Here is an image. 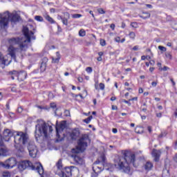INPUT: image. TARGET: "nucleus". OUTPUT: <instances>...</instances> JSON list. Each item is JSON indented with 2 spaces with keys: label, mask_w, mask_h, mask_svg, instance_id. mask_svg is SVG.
<instances>
[{
  "label": "nucleus",
  "mask_w": 177,
  "mask_h": 177,
  "mask_svg": "<svg viewBox=\"0 0 177 177\" xmlns=\"http://www.w3.org/2000/svg\"><path fill=\"white\" fill-rule=\"evenodd\" d=\"M135 153L126 151L124 153V157H119L118 162H115L114 165L111 163H105L104 166L106 171H109L110 172H113V171H114V168L116 167V168H118L120 171H123L125 174H129L131 171L129 164H132L135 168L138 167V165L135 164Z\"/></svg>",
  "instance_id": "obj_1"
},
{
  "label": "nucleus",
  "mask_w": 177,
  "mask_h": 177,
  "mask_svg": "<svg viewBox=\"0 0 177 177\" xmlns=\"http://www.w3.org/2000/svg\"><path fill=\"white\" fill-rule=\"evenodd\" d=\"M3 140L9 142L10 138L14 136L15 147L18 153H24V146H28L32 141L30 140L28 134L22 131H15L9 129H6L3 131Z\"/></svg>",
  "instance_id": "obj_2"
},
{
  "label": "nucleus",
  "mask_w": 177,
  "mask_h": 177,
  "mask_svg": "<svg viewBox=\"0 0 177 177\" xmlns=\"http://www.w3.org/2000/svg\"><path fill=\"white\" fill-rule=\"evenodd\" d=\"M90 142L91 139H89V136H88V134H83L77 141V147L72 149L73 154L71 157L77 165H82V164H84V159L80 157L78 154L85 151V149L88 147V143Z\"/></svg>",
  "instance_id": "obj_3"
},
{
  "label": "nucleus",
  "mask_w": 177,
  "mask_h": 177,
  "mask_svg": "<svg viewBox=\"0 0 177 177\" xmlns=\"http://www.w3.org/2000/svg\"><path fill=\"white\" fill-rule=\"evenodd\" d=\"M18 169L21 171L24 169H32V171H37L39 175L44 174V167L41 162H36L32 164L30 160H22L18 164Z\"/></svg>",
  "instance_id": "obj_4"
},
{
  "label": "nucleus",
  "mask_w": 177,
  "mask_h": 177,
  "mask_svg": "<svg viewBox=\"0 0 177 177\" xmlns=\"http://www.w3.org/2000/svg\"><path fill=\"white\" fill-rule=\"evenodd\" d=\"M9 20L12 23H17L20 21V16L17 14H10L9 11L0 13V27L5 28L9 24Z\"/></svg>",
  "instance_id": "obj_5"
},
{
  "label": "nucleus",
  "mask_w": 177,
  "mask_h": 177,
  "mask_svg": "<svg viewBox=\"0 0 177 177\" xmlns=\"http://www.w3.org/2000/svg\"><path fill=\"white\" fill-rule=\"evenodd\" d=\"M35 136L37 142H38L41 136H44L46 139L48 138V125H46V122L36 124Z\"/></svg>",
  "instance_id": "obj_6"
},
{
  "label": "nucleus",
  "mask_w": 177,
  "mask_h": 177,
  "mask_svg": "<svg viewBox=\"0 0 177 177\" xmlns=\"http://www.w3.org/2000/svg\"><path fill=\"white\" fill-rule=\"evenodd\" d=\"M8 75L10 76V78L12 80H15V78H17L19 80V81H24L26 78H27V72L24 71H21L20 72H17L16 71H10L8 73Z\"/></svg>",
  "instance_id": "obj_7"
},
{
  "label": "nucleus",
  "mask_w": 177,
  "mask_h": 177,
  "mask_svg": "<svg viewBox=\"0 0 177 177\" xmlns=\"http://www.w3.org/2000/svg\"><path fill=\"white\" fill-rule=\"evenodd\" d=\"M17 164V161L16 160V158H10L6 160L5 162H1L0 165L6 169H11L14 167H16Z\"/></svg>",
  "instance_id": "obj_8"
},
{
  "label": "nucleus",
  "mask_w": 177,
  "mask_h": 177,
  "mask_svg": "<svg viewBox=\"0 0 177 177\" xmlns=\"http://www.w3.org/2000/svg\"><path fill=\"white\" fill-rule=\"evenodd\" d=\"M27 149L28 150L30 157L35 158L38 153V148L35 146V143L32 141L29 142V145H27Z\"/></svg>",
  "instance_id": "obj_9"
},
{
  "label": "nucleus",
  "mask_w": 177,
  "mask_h": 177,
  "mask_svg": "<svg viewBox=\"0 0 177 177\" xmlns=\"http://www.w3.org/2000/svg\"><path fill=\"white\" fill-rule=\"evenodd\" d=\"M67 122L66 121H62L60 122V124L56 125L55 129H56V136L58 138V139H60V133L64 131L66 129V125Z\"/></svg>",
  "instance_id": "obj_10"
},
{
  "label": "nucleus",
  "mask_w": 177,
  "mask_h": 177,
  "mask_svg": "<svg viewBox=\"0 0 177 177\" xmlns=\"http://www.w3.org/2000/svg\"><path fill=\"white\" fill-rule=\"evenodd\" d=\"M73 169H74L73 166L65 167L62 170L61 177H71L73 175Z\"/></svg>",
  "instance_id": "obj_11"
},
{
  "label": "nucleus",
  "mask_w": 177,
  "mask_h": 177,
  "mask_svg": "<svg viewBox=\"0 0 177 177\" xmlns=\"http://www.w3.org/2000/svg\"><path fill=\"white\" fill-rule=\"evenodd\" d=\"M3 142L6 141L0 137V156L5 157L8 154V148L5 147Z\"/></svg>",
  "instance_id": "obj_12"
},
{
  "label": "nucleus",
  "mask_w": 177,
  "mask_h": 177,
  "mask_svg": "<svg viewBox=\"0 0 177 177\" xmlns=\"http://www.w3.org/2000/svg\"><path fill=\"white\" fill-rule=\"evenodd\" d=\"M151 154L154 158V162H158L160 161V157H161V151L160 149H153Z\"/></svg>",
  "instance_id": "obj_13"
},
{
  "label": "nucleus",
  "mask_w": 177,
  "mask_h": 177,
  "mask_svg": "<svg viewBox=\"0 0 177 177\" xmlns=\"http://www.w3.org/2000/svg\"><path fill=\"white\" fill-rule=\"evenodd\" d=\"M48 59L46 57H44L41 59V66H40L41 73H44V71H45V70H46V66H48Z\"/></svg>",
  "instance_id": "obj_14"
},
{
  "label": "nucleus",
  "mask_w": 177,
  "mask_h": 177,
  "mask_svg": "<svg viewBox=\"0 0 177 177\" xmlns=\"http://www.w3.org/2000/svg\"><path fill=\"white\" fill-rule=\"evenodd\" d=\"M70 137L72 139V140H77V139L80 138V131L77 129L73 130L70 135Z\"/></svg>",
  "instance_id": "obj_15"
},
{
  "label": "nucleus",
  "mask_w": 177,
  "mask_h": 177,
  "mask_svg": "<svg viewBox=\"0 0 177 177\" xmlns=\"http://www.w3.org/2000/svg\"><path fill=\"white\" fill-rule=\"evenodd\" d=\"M8 52H9V55L10 56H11L12 59H13L15 60V62H16V48H15V47L13 46H10L8 48Z\"/></svg>",
  "instance_id": "obj_16"
},
{
  "label": "nucleus",
  "mask_w": 177,
  "mask_h": 177,
  "mask_svg": "<svg viewBox=\"0 0 177 177\" xmlns=\"http://www.w3.org/2000/svg\"><path fill=\"white\" fill-rule=\"evenodd\" d=\"M24 33L26 38V40H24V42H31V36L30 35V33L28 32V28H24Z\"/></svg>",
  "instance_id": "obj_17"
},
{
  "label": "nucleus",
  "mask_w": 177,
  "mask_h": 177,
  "mask_svg": "<svg viewBox=\"0 0 177 177\" xmlns=\"http://www.w3.org/2000/svg\"><path fill=\"white\" fill-rule=\"evenodd\" d=\"M145 171H151L153 168V163L150 161H147L144 165Z\"/></svg>",
  "instance_id": "obj_18"
},
{
  "label": "nucleus",
  "mask_w": 177,
  "mask_h": 177,
  "mask_svg": "<svg viewBox=\"0 0 177 177\" xmlns=\"http://www.w3.org/2000/svg\"><path fill=\"white\" fill-rule=\"evenodd\" d=\"M46 20H47V21H49V23H50L51 24H55V23H56V21H55V20H53V17H50V16L49 15H46L44 16Z\"/></svg>",
  "instance_id": "obj_19"
},
{
  "label": "nucleus",
  "mask_w": 177,
  "mask_h": 177,
  "mask_svg": "<svg viewBox=\"0 0 177 177\" xmlns=\"http://www.w3.org/2000/svg\"><path fill=\"white\" fill-rule=\"evenodd\" d=\"M56 58H53V63H59L60 60V53L57 52L56 53Z\"/></svg>",
  "instance_id": "obj_20"
},
{
  "label": "nucleus",
  "mask_w": 177,
  "mask_h": 177,
  "mask_svg": "<svg viewBox=\"0 0 177 177\" xmlns=\"http://www.w3.org/2000/svg\"><path fill=\"white\" fill-rule=\"evenodd\" d=\"M57 168L58 169H63V164L62 163V159H59L56 164Z\"/></svg>",
  "instance_id": "obj_21"
},
{
  "label": "nucleus",
  "mask_w": 177,
  "mask_h": 177,
  "mask_svg": "<svg viewBox=\"0 0 177 177\" xmlns=\"http://www.w3.org/2000/svg\"><path fill=\"white\" fill-rule=\"evenodd\" d=\"M135 132L136 133H143V127H136Z\"/></svg>",
  "instance_id": "obj_22"
},
{
  "label": "nucleus",
  "mask_w": 177,
  "mask_h": 177,
  "mask_svg": "<svg viewBox=\"0 0 177 177\" xmlns=\"http://www.w3.org/2000/svg\"><path fill=\"white\" fill-rule=\"evenodd\" d=\"M93 171L94 173L92 174L91 176L92 177H97L99 174H100L101 170H99V171H96V169H95V167H93Z\"/></svg>",
  "instance_id": "obj_23"
},
{
  "label": "nucleus",
  "mask_w": 177,
  "mask_h": 177,
  "mask_svg": "<svg viewBox=\"0 0 177 177\" xmlns=\"http://www.w3.org/2000/svg\"><path fill=\"white\" fill-rule=\"evenodd\" d=\"M2 177H12V174L8 171H6L2 173Z\"/></svg>",
  "instance_id": "obj_24"
},
{
  "label": "nucleus",
  "mask_w": 177,
  "mask_h": 177,
  "mask_svg": "<svg viewBox=\"0 0 177 177\" xmlns=\"http://www.w3.org/2000/svg\"><path fill=\"white\" fill-rule=\"evenodd\" d=\"M140 17L141 19H149V17H150V13L145 12L143 13L142 15L140 16Z\"/></svg>",
  "instance_id": "obj_25"
},
{
  "label": "nucleus",
  "mask_w": 177,
  "mask_h": 177,
  "mask_svg": "<svg viewBox=\"0 0 177 177\" xmlns=\"http://www.w3.org/2000/svg\"><path fill=\"white\" fill-rule=\"evenodd\" d=\"M0 64H6V61L3 59V55L0 53Z\"/></svg>",
  "instance_id": "obj_26"
},
{
  "label": "nucleus",
  "mask_w": 177,
  "mask_h": 177,
  "mask_svg": "<svg viewBox=\"0 0 177 177\" xmlns=\"http://www.w3.org/2000/svg\"><path fill=\"white\" fill-rule=\"evenodd\" d=\"M92 118H93V116L90 115L88 118L84 119L83 120V122H85L86 124H89V122H91Z\"/></svg>",
  "instance_id": "obj_27"
},
{
  "label": "nucleus",
  "mask_w": 177,
  "mask_h": 177,
  "mask_svg": "<svg viewBox=\"0 0 177 177\" xmlns=\"http://www.w3.org/2000/svg\"><path fill=\"white\" fill-rule=\"evenodd\" d=\"M79 35L80 37H85V35H86V32H85L84 29H81L79 31Z\"/></svg>",
  "instance_id": "obj_28"
},
{
  "label": "nucleus",
  "mask_w": 177,
  "mask_h": 177,
  "mask_svg": "<svg viewBox=\"0 0 177 177\" xmlns=\"http://www.w3.org/2000/svg\"><path fill=\"white\" fill-rule=\"evenodd\" d=\"M50 106L51 107V109H53V110H55V114H56V111L57 110V108H56L57 107L56 103H55V102L50 103Z\"/></svg>",
  "instance_id": "obj_29"
},
{
  "label": "nucleus",
  "mask_w": 177,
  "mask_h": 177,
  "mask_svg": "<svg viewBox=\"0 0 177 177\" xmlns=\"http://www.w3.org/2000/svg\"><path fill=\"white\" fill-rule=\"evenodd\" d=\"M35 19L37 20V21H44V18L39 15H36Z\"/></svg>",
  "instance_id": "obj_30"
},
{
  "label": "nucleus",
  "mask_w": 177,
  "mask_h": 177,
  "mask_svg": "<svg viewBox=\"0 0 177 177\" xmlns=\"http://www.w3.org/2000/svg\"><path fill=\"white\" fill-rule=\"evenodd\" d=\"M80 17H82V15L81 14H73L72 15L73 19H80Z\"/></svg>",
  "instance_id": "obj_31"
},
{
  "label": "nucleus",
  "mask_w": 177,
  "mask_h": 177,
  "mask_svg": "<svg viewBox=\"0 0 177 177\" xmlns=\"http://www.w3.org/2000/svg\"><path fill=\"white\" fill-rule=\"evenodd\" d=\"M19 48H20L21 50H24V48H27V45L25 44L24 43H20Z\"/></svg>",
  "instance_id": "obj_32"
},
{
  "label": "nucleus",
  "mask_w": 177,
  "mask_h": 177,
  "mask_svg": "<svg viewBox=\"0 0 177 177\" xmlns=\"http://www.w3.org/2000/svg\"><path fill=\"white\" fill-rule=\"evenodd\" d=\"M63 24H64V26H68V20L67 19V18H64L62 19V20Z\"/></svg>",
  "instance_id": "obj_33"
},
{
  "label": "nucleus",
  "mask_w": 177,
  "mask_h": 177,
  "mask_svg": "<svg viewBox=\"0 0 177 177\" xmlns=\"http://www.w3.org/2000/svg\"><path fill=\"white\" fill-rule=\"evenodd\" d=\"M129 35L131 39H135V37H136V35L133 32H130Z\"/></svg>",
  "instance_id": "obj_34"
},
{
  "label": "nucleus",
  "mask_w": 177,
  "mask_h": 177,
  "mask_svg": "<svg viewBox=\"0 0 177 177\" xmlns=\"http://www.w3.org/2000/svg\"><path fill=\"white\" fill-rule=\"evenodd\" d=\"M97 12L100 13V15H104L106 13V11H104L103 8H98Z\"/></svg>",
  "instance_id": "obj_35"
},
{
  "label": "nucleus",
  "mask_w": 177,
  "mask_h": 177,
  "mask_svg": "<svg viewBox=\"0 0 177 177\" xmlns=\"http://www.w3.org/2000/svg\"><path fill=\"white\" fill-rule=\"evenodd\" d=\"M158 49L161 50L162 52H166L167 51V48L162 46H159Z\"/></svg>",
  "instance_id": "obj_36"
},
{
  "label": "nucleus",
  "mask_w": 177,
  "mask_h": 177,
  "mask_svg": "<svg viewBox=\"0 0 177 177\" xmlns=\"http://www.w3.org/2000/svg\"><path fill=\"white\" fill-rule=\"evenodd\" d=\"M86 73H88V74H91V73H92V71H93V69H92V67H87L86 68Z\"/></svg>",
  "instance_id": "obj_37"
},
{
  "label": "nucleus",
  "mask_w": 177,
  "mask_h": 177,
  "mask_svg": "<svg viewBox=\"0 0 177 177\" xmlns=\"http://www.w3.org/2000/svg\"><path fill=\"white\" fill-rule=\"evenodd\" d=\"M102 162L104 165L106 164V156L104 155L101 156Z\"/></svg>",
  "instance_id": "obj_38"
},
{
  "label": "nucleus",
  "mask_w": 177,
  "mask_h": 177,
  "mask_svg": "<svg viewBox=\"0 0 177 177\" xmlns=\"http://www.w3.org/2000/svg\"><path fill=\"white\" fill-rule=\"evenodd\" d=\"M165 56L167 59H169V60H171L172 59V55L169 53H166Z\"/></svg>",
  "instance_id": "obj_39"
},
{
  "label": "nucleus",
  "mask_w": 177,
  "mask_h": 177,
  "mask_svg": "<svg viewBox=\"0 0 177 177\" xmlns=\"http://www.w3.org/2000/svg\"><path fill=\"white\" fill-rule=\"evenodd\" d=\"M100 45H101V46H106V40L101 39H100Z\"/></svg>",
  "instance_id": "obj_40"
},
{
  "label": "nucleus",
  "mask_w": 177,
  "mask_h": 177,
  "mask_svg": "<svg viewBox=\"0 0 177 177\" xmlns=\"http://www.w3.org/2000/svg\"><path fill=\"white\" fill-rule=\"evenodd\" d=\"M94 169H95V171H100V172H102L103 171V169H102V167H99V166H95V167H93Z\"/></svg>",
  "instance_id": "obj_41"
},
{
  "label": "nucleus",
  "mask_w": 177,
  "mask_h": 177,
  "mask_svg": "<svg viewBox=\"0 0 177 177\" xmlns=\"http://www.w3.org/2000/svg\"><path fill=\"white\" fill-rule=\"evenodd\" d=\"M64 115H65V117H70V111L65 110L64 111Z\"/></svg>",
  "instance_id": "obj_42"
},
{
  "label": "nucleus",
  "mask_w": 177,
  "mask_h": 177,
  "mask_svg": "<svg viewBox=\"0 0 177 177\" xmlns=\"http://www.w3.org/2000/svg\"><path fill=\"white\" fill-rule=\"evenodd\" d=\"M12 41H14V42H16L17 44H19L20 42V38H12Z\"/></svg>",
  "instance_id": "obj_43"
},
{
  "label": "nucleus",
  "mask_w": 177,
  "mask_h": 177,
  "mask_svg": "<svg viewBox=\"0 0 177 177\" xmlns=\"http://www.w3.org/2000/svg\"><path fill=\"white\" fill-rule=\"evenodd\" d=\"M122 102H123V103H125L126 104H128V106H131V103L129 102V101L128 100H122Z\"/></svg>",
  "instance_id": "obj_44"
},
{
  "label": "nucleus",
  "mask_w": 177,
  "mask_h": 177,
  "mask_svg": "<svg viewBox=\"0 0 177 177\" xmlns=\"http://www.w3.org/2000/svg\"><path fill=\"white\" fill-rule=\"evenodd\" d=\"M100 88L101 89V91H104V84L100 83Z\"/></svg>",
  "instance_id": "obj_45"
},
{
  "label": "nucleus",
  "mask_w": 177,
  "mask_h": 177,
  "mask_svg": "<svg viewBox=\"0 0 177 177\" xmlns=\"http://www.w3.org/2000/svg\"><path fill=\"white\" fill-rule=\"evenodd\" d=\"M114 41L115 42H118V44H120V41H121V39L120 38V37H117L114 39Z\"/></svg>",
  "instance_id": "obj_46"
},
{
  "label": "nucleus",
  "mask_w": 177,
  "mask_h": 177,
  "mask_svg": "<svg viewBox=\"0 0 177 177\" xmlns=\"http://www.w3.org/2000/svg\"><path fill=\"white\" fill-rule=\"evenodd\" d=\"M17 113H23V107L19 106L17 109Z\"/></svg>",
  "instance_id": "obj_47"
},
{
  "label": "nucleus",
  "mask_w": 177,
  "mask_h": 177,
  "mask_svg": "<svg viewBox=\"0 0 177 177\" xmlns=\"http://www.w3.org/2000/svg\"><path fill=\"white\" fill-rule=\"evenodd\" d=\"M131 26L136 28V27L138 26V24L136 22L131 23Z\"/></svg>",
  "instance_id": "obj_48"
},
{
  "label": "nucleus",
  "mask_w": 177,
  "mask_h": 177,
  "mask_svg": "<svg viewBox=\"0 0 177 177\" xmlns=\"http://www.w3.org/2000/svg\"><path fill=\"white\" fill-rule=\"evenodd\" d=\"M111 109L112 110H118V107L115 105H112Z\"/></svg>",
  "instance_id": "obj_49"
},
{
  "label": "nucleus",
  "mask_w": 177,
  "mask_h": 177,
  "mask_svg": "<svg viewBox=\"0 0 177 177\" xmlns=\"http://www.w3.org/2000/svg\"><path fill=\"white\" fill-rule=\"evenodd\" d=\"M156 117H158V118H161L162 117V113H156Z\"/></svg>",
  "instance_id": "obj_50"
},
{
  "label": "nucleus",
  "mask_w": 177,
  "mask_h": 177,
  "mask_svg": "<svg viewBox=\"0 0 177 177\" xmlns=\"http://www.w3.org/2000/svg\"><path fill=\"white\" fill-rule=\"evenodd\" d=\"M132 49L133 50H139V46H135Z\"/></svg>",
  "instance_id": "obj_51"
},
{
  "label": "nucleus",
  "mask_w": 177,
  "mask_h": 177,
  "mask_svg": "<svg viewBox=\"0 0 177 177\" xmlns=\"http://www.w3.org/2000/svg\"><path fill=\"white\" fill-rule=\"evenodd\" d=\"M142 111H143L144 113H146L147 111V107H142L141 108Z\"/></svg>",
  "instance_id": "obj_52"
},
{
  "label": "nucleus",
  "mask_w": 177,
  "mask_h": 177,
  "mask_svg": "<svg viewBox=\"0 0 177 177\" xmlns=\"http://www.w3.org/2000/svg\"><path fill=\"white\" fill-rule=\"evenodd\" d=\"M110 27L111 30H114V29L115 28V25L114 24H111Z\"/></svg>",
  "instance_id": "obj_53"
},
{
  "label": "nucleus",
  "mask_w": 177,
  "mask_h": 177,
  "mask_svg": "<svg viewBox=\"0 0 177 177\" xmlns=\"http://www.w3.org/2000/svg\"><path fill=\"white\" fill-rule=\"evenodd\" d=\"M57 30H58V32H62V27H60V26L57 25Z\"/></svg>",
  "instance_id": "obj_54"
},
{
  "label": "nucleus",
  "mask_w": 177,
  "mask_h": 177,
  "mask_svg": "<svg viewBox=\"0 0 177 177\" xmlns=\"http://www.w3.org/2000/svg\"><path fill=\"white\" fill-rule=\"evenodd\" d=\"M161 70H162L163 71H167V70H169V68H168L167 66H164Z\"/></svg>",
  "instance_id": "obj_55"
},
{
  "label": "nucleus",
  "mask_w": 177,
  "mask_h": 177,
  "mask_svg": "<svg viewBox=\"0 0 177 177\" xmlns=\"http://www.w3.org/2000/svg\"><path fill=\"white\" fill-rule=\"evenodd\" d=\"M147 8H149V9H153V6L151 4H146Z\"/></svg>",
  "instance_id": "obj_56"
},
{
  "label": "nucleus",
  "mask_w": 177,
  "mask_h": 177,
  "mask_svg": "<svg viewBox=\"0 0 177 177\" xmlns=\"http://www.w3.org/2000/svg\"><path fill=\"white\" fill-rule=\"evenodd\" d=\"M151 85H152V86H153V87L157 86V82H153L151 83Z\"/></svg>",
  "instance_id": "obj_57"
},
{
  "label": "nucleus",
  "mask_w": 177,
  "mask_h": 177,
  "mask_svg": "<svg viewBox=\"0 0 177 177\" xmlns=\"http://www.w3.org/2000/svg\"><path fill=\"white\" fill-rule=\"evenodd\" d=\"M112 132L113 133H117V132H118V130L117 129L114 128V129H112Z\"/></svg>",
  "instance_id": "obj_58"
},
{
  "label": "nucleus",
  "mask_w": 177,
  "mask_h": 177,
  "mask_svg": "<svg viewBox=\"0 0 177 177\" xmlns=\"http://www.w3.org/2000/svg\"><path fill=\"white\" fill-rule=\"evenodd\" d=\"M155 63H156V62H154V60H151L149 62V64H151V66H154Z\"/></svg>",
  "instance_id": "obj_59"
},
{
  "label": "nucleus",
  "mask_w": 177,
  "mask_h": 177,
  "mask_svg": "<svg viewBox=\"0 0 177 177\" xmlns=\"http://www.w3.org/2000/svg\"><path fill=\"white\" fill-rule=\"evenodd\" d=\"M77 81H79L80 82H82V81H84V79L82 77H79L77 78Z\"/></svg>",
  "instance_id": "obj_60"
},
{
  "label": "nucleus",
  "mask_w": 177,
  "mask_h": 177,
  "mask_svg": "<svg viewBox=\"0 0 177 177\" xmlns=\"http://www.w3.org/2000/svg\"><path fill=\"white\" fill-rule=\"evenodd\" d=\"M154 70H155V68H154V67H151V68H149V71H150V73H153V72L154 71Z\"/></svg>",
  "instance_id": "obj_61"
},
{
  "label": "nucleus",
  "mask_w": 177,
  "mask_h": 177,
  "mask_svg": "<svg viewBox=\"0 0 177 177\" xmlns=\"http://www.w3.org/2000/svg\"><path fill=\"white\" fill-rule=\"evenodd\" d=\"M116 100H117V97H111V102H114V101Z\"/></svg>",
  "instance_id": "obj_62"
},
{
  "label": "nucleus",
  "mask_w": 177,
  "mask_h": 177,
  "mask_svg": "<svg viewBox=\"0 0 177 177\" xmlns=\"http://www.w3.org/2000/svg\"><path fill=\"white\" fill-rule=\"evenodd\" d=\"M139 93H143V88H140L138 90Z\"/></svg>",
  "instance_id": "obj_63"
},
{
  "label": "nucleus",
  "mask_w": 177,
  "mask_h": 177,
  "mask_svg": "<svg viewBox=\"0 0 177 177\" xmlns=\"http://www.w3.org/2000/svg\"><path fill=\"white\" fill-rule=\"evenodd\" d=\"M174 160L175 161V162L177 163V154L175 156V157L174 158Z\"/></svg>",
  "instance_id": "obj_64"
}]
</instances>
